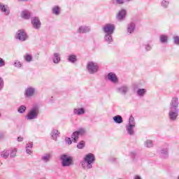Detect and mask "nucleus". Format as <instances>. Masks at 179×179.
Wrapping results in <instances>:
<instances>
[{"label": "nucleus", "instance_id": "obj_1", "mask_svg": "<svg viewBox=\"0 0 179 179\" xmlns=\"http://www.w3.org/2000/svg\"><path fill=\"white\" fill-rule=\"evenodd\" d=\"M95 162L96 156H94V154L88 153L85 156L83 160L80 162V165L84 170H90L93 169V163Z\"/></svg>", "mask_w": 179, "mask_h": 179}, {"label": "nucleus", "instance_id": "obj_2", "mask_svg": "<svg viewBox=\"0 0 179 179\" xmlns=\"http://www.w3.org/2000/svg\"><path fill=\"white\" fill-rule=\"evenodd\" d=\"M60 161L62 167H71V166H73V157L67 153L60 155Z\"/></svg>", "mask_w": 179, "mask_h": 179}, {"label": "nucleus", "instance_id": "obj_3", "mask_svg": "<svg viewBox=\"0 0 179 179\" xmlns=\"http://www.w3.org/2000/svg\"><path fill=\"white\" fill-rule=\"evenodd\" d=\"M38 114H40V109L38 106H35L28 112L25 118L27 121H33V120H37L38 118Z\"/></svg>", "mask_w": 179, "mask_h": 179}, {"label": "nucleus", "instance_id": "obj_4", "mask_svg": "<svg viewBox=\"0 0 179 179\" xmlns=\"http://www.w3.org/2000/svg\"><path fill=\"white\" fill-rule=\"evenodd\" d=\"M136 123L135 122V118L133 116H130L129 119V123L126 126V129L127 131V134L132 136L135 135V125Z\"/></svg>", "mask_w": 179, "mask_h": 179}, {"label": "nucleus", "instance_id": "obj_5", "mask_svg": "<svg viewBox=\"0 0 179 179\" xmlns=\"http://www.w3.org/2000/svg\"><path fill=\"white\" fill-rule=\"evenodd\" d=\"M99 64L94 62H88L87 64V71L90 75H94L99 72Z\"/></svg>", "mask_w": 179, "mask_h": 179}, {"label": "nucleus", "instance_id": "obj_6", "mask_svg": "<svg viewBox=\"0 0 179 179\" xmlns=\"http://www.w3.org/2000/svg\"><path fill=\"white\" fill-rule=\"evenodd\" d=\"M85 134H86V129L83 127L78 129L77 131H74L71 134L72 141L74 143H78V141H79V136H83V135H85Z\"/></svg>", "mask_w": 179, "mask_h": 179}, {"label": "nucleus", "instance_id": "obj_7", "mask_svg": "<svg viewBox=\"0 0 179 179\" xmlns=\"http://www.w3.org/2000/svg\"><path fill=\"white\" fill-rule=\"evenodd\" d=\"M115 92L117 94H120V96H127L129 93V85H123L119 86L116 87Z\"/></svg>", "mask_w": 179, "mask_h": 179}, {"label": "nucleus", "instance_id": "obj_8", "mask_svg": "<svg viewBox=\"0 0 179 179\" xmlns=\"http://www.w3.org/2000/svg\"><path fill=\"white\" fill-rule=\"evenodd\" d=\"M102 30L105 34H114L115 25L114 24H106L103 27Z\"/></svg>", "mask_w": 179, "mask_h": 179}, {"label": "nucleus", "instance_id": "obj_9", "mask_svg": "<svg viewBox=\"0 0 179 179\" xmlns=\"http://www.w3.org/2000/svg\"><path fill=\"white\" fill-rule=\"evenodd\" d=\"M15 38L20 41H26L29 38V36L23 29L18 30L15 34Z\"/></svg>", "mask_w": 179, "mask_h": 179}, {"label": "nucleus", "instance_id": "obj_10", "mask_svg": "<svg viewBox=\"0 0 179 179\" xmlns=\"http://www.w3.org/2000/svg\"><path fill=\"white\" fill-rule=\"evenodd\" d=\"M24 94L27 99L34 97V96H36V87L32 86L27 87L25 89Z\"/></svg>", "mask_w": 179, "mask_h": 179}, {"label": "nucleus", "instance_id": "obj_11", "mask_svg": "<svg viewBox=\"0 0 179 179\" xmlns=\"http://www.w3.org/2000/svg\"><path fill=\"white\" fill-rule=\"evenodd\" d=\"M179 109H170L168 116L170 121H177L178 117Z\"/></svg>", "mask_w": 179, "mask_h": 179}, {"label": "nucleus", "instance_id": "obj_12", "mask_svg": "<svg viewBox=\"0 0 179 179\" xmlns=\"http://www.w3.org/2000/svg\"><path fill=\"white\" fill-rule=\"evenodd\" d=\"M31 23L34 29H36V30H38V29L41 27V22L40 21V18H38V17H32Z\"/></svg>", "mask_w": 179, "mask_h": 179}, {"label": "nucleus", "instance_id": "obj_13", "mask_svg": "<svg viewBox=\"0 0 179 179\" xmlns=\"http://www.w3.org/2000/svg\"><path fill=\"white\" fill-rule=\"evenodd\" d=\"M179 100L178 97L173 96L171 101L169 108L172 110H179Z\"/></svg>", "mask_w": 179, "mask_h": 179}, {"label": "nucleus", "instance_id": "obj_14", "mask_svg": "<svg viewBox=\"0 0 179 179\" xmlns=\"http://www.w3.org/2000/svg\"><path fill=\"white\" fill-rule=\"evenodd\" d=\"M0 10L1 13H3L5 16H9L10 13V10L9 9V6L0 3Z\"/></svg>", "mask_w": 179, "mask_h": 179}, {"label": "nucleus", "instance_id": "obj_15", "mask_svg": "<svg viewBox=\"0 0 179 179\" xmlns=\"http://www.w3.org/2000/svg\"><path fill=\"white\" fill-rule=\"evenodd\" d=\"M126 15H127V10L122 9L118 11L116 15V18L117 20H120L121 22L122 20H124Z\"/></svg>", "mask_w": 179, "mask_h": 179}, {"label": "nucleus", "instance_id": "obj_16", "mask_svg": "<svg viewBox=\"0 0 179 179\" xmlns=\"http://www.w3.org/2000/svg\"><path fill=\"white\" fill-rule=\"evenodd\" d=\"M162 159H169V147H163L160 150Z\"/></svg>", "mask_w": 179, "mask_h": 179}, {"label": "nucleus", "instance_id": "obj_17", "mask_svg": "<svg viewBox=\"0 0 179 179\" xmlns=\"http://www.w3.org/2000/svg\"><path fill=\"white\" fill-rule=\"evenodd\" d=\"M108 80H110V82H112V83H115L117 84L118 83L119 80H118V77L117 76V75L114 73H109L108 74Z\"/></svg>", "mask_w": 179, "mask_h": 179}, {"label": "nucleus", "instance_id": "obj_18", "mask_svg": "<svg viewBox=\"0 0 179 179\" xmlns=\"http://www.w3.org/2000/svg\"><path fill=\"white\" fill-rule=\"evenodd\" d=\"M77 31L78 33H80L82 34H85V33H89V31H90V27L82 25L79 27Z\"/></svg>", "mask_w": 179, "mask_h": 179}, {"label": "nucleus", "instance_id": "obj_19", "mask_svg": "<svg viewBox=\"0 0 179 179\" xmlns=\"http://www.w3.org/2000/svg\"><path fill=\"white\" fill-rule=\"evenodd\" d=\"M20 16L22 19H25V20H29V19L31 17V13H30V11L24 10L21 12Z\"/></svg>", "mask_w": 179, "mask_h": 179}, {"label": "nucleus", "instance_id": "obj_20", "mask_svg": "<svg viewBox=\"0 0 179 179\" xmlns=\"http://www.w3.org/2000/svg\"><path fill=\"white\" fill-rule=\"evenodd\" d=\"M52 62L56 64H58L59 62H61V55L59 53L55 52L53 54Z\"/></svg>", "mask_w": 179, "mask_h": 179}, {"label": "nucleus", "instance_id": "obj_21", "mask_svg": "<svg viewBox=\"0 0 179 179\" xmlns=\"http://www.w3.org/2000/svg\"><path fill=\"white\" fill-rule=\"evenodd\" d=\"M104 41L107 44H111L114 40L113 39V34H105Z\"/></svg>", "mask_w": 179, "mask_h": 179}, {"label": "nucleus", "instance_id": "obj_22", "mask_svg": "<svg viewBox=\"0 0 179 179\" xmlns=\"http://www.w3.org/2000/svg\"><path fill=\"white\" fill-rule=\"evenodd\" d=\"M9 156L11 159H15L17 156V148H10L9 150Z\"/></svg>", "mask_w": 179, "mask_h": 179}, {"label": "nucleus", "instance_id": "obj_23", "mask_svg": "<svg viewBox=\"0 0 179 179\" xmlns=\"http://www.w3.org/2000/svg\"><path fill=\"white\" fill-rule=\"evenodd\" d=\"M41 160H42V162H43V163H48V162H50V160H51V154L46 153V154L43 155L41 157Z\"/></svg>", "mask_w": 179, "mask_h": 179}, {"label": "nucleus", "instance_id": "obj_24", "mask_svg": "<svg viewBox=\"0 0 179 179\" xmlns=\"http://www.w3.org/2000/svg\"><path fill=\"white\" fill-rule=\"evenodd\" d=\"M160 6L163 8V9H167L169 6H170V1L169 0H161Z\"/></svg>", "mask_w": 179, "mask_h": 179}, {"label": "nucleus", "instance_id": "obj_25", "mask_svg": "<svg viewBox=\"0 0 179 179\" xmlns=\"http://www.w3.org/2000/svg\"><path fill=\"white\" fill-rule=\"evenodd\" d=\"M85 113V108H74L73 109V114L74 115H83Z\"/></svg>", "mask_w": 179, "mask_h": 179}, {"label": "nucleus", "instance_id": "obj_26", "mask_svg": "<svg viewBox=\"0 0 179 179\" xmlns=\"http://www.w3.org/2000/svg\"><path fill=\"white\" fill-rule=\"evenodd\" d=\"M50 135L54 141H57V139H58V136H59V131H58L55 129H53L51 131Z\"/></svg>", "mask_w": 179, "mask_h": 179}, {"label": "nucleus", "instance_id": "obj_27", "mask_svg": "<svg viewBox=\"0 0 179 179\" xmlns=\"http://www.w3.org/2000/svg\"><path fill=\"white\" fill-rule=\"evenodd\" d=\"M135 28H136L135 23L131 22L127 26V32L129 33L130 34L134 33V31H135Z\"/></svg>", "mask_w": 179, "mask_h": 179}, {"label": "nucleus", "instance_id": "obj_28", "mask_svg": "<svg viewBox=\"0 0 179 179\" xmlns=\"http://www.w3.org/2000/svg\"><path fill=\"white\" fill-rule=\"evenodd\" d=\"M113 120L115 124H122L124 122V120H122V116L117 115L113 117Z\"/></svg>", "mask_w": 179, "mask_h": 179}, {"label": "nucleus", "instance_id": "obj_29", "mask_svg": "<svg viewBox=\"0 0 179 179\" xmlns=\"http://www.w3.org/2000/svg\"><path fill=\"white\" fill-rule=\"evenodd\" d=\"M132 0H113V5H124L125 2H131Z\"/></svg>", "mask_w": 179, "mask_h": 179}, {"label": "nucleus", "instance_id": "obj_30", "mask_svg": "<svg viewBox=\"0 0 179 179\" xmlns=\"http://www.w3.org/2000/svg\"><path fill=\"white\" fill-rule=\"evenodd\" d=\"M67 60L69 61V62H71V64H75V62L78 61V57L75 55H70L68 57Z\"/></svg>", "mask_w": 179, "mask_h": 179}, {"label": "nucleus", "instance_id": "obj_31", "mask_svg": "<svg viewBox=\"0 0 179 179\" xmlns=\"http://www.w3.org/2000/svg\"><path fill=\"white\" fill-rule=\"evenodd\" d=\"M137 95L139 96V97H143L145 94H146V89L144 88H139L136 91Z\"/></svg>", "mask_w": 179, "mask_h": 179}, {"label": "nucleus", "instance_id": "obj_32", "mask_svg": "<svg viewBox=\"0 0 179 179\" xmlns=\"http://www.w3.org/2000/svg\"><path fill=\"white\" fill-rule=\"evenodd\" d=\"M0 156L1 157H2V159H8V157H9V150H4L1 151L0 153Z\"/></svg>", "mask_w": 179, "mask_h": 179}, {"label": "nucleus", "instance_id": "obj_33", "mask_svg": "<svg viewBox=\"0 0 179 179\" xmlns=\"http://www.w3.org/2000/svg\"><path fill=\"white\" fill-rule=\"evenodd\" d=\"M159 41L162 44H166L169 41V36L167 35H161L159 36Z\"/></svg>", "mask_w": 179, "mask_h": 179}, {"label": "nucleus", "instance_id": "obj_34", "mask_svg": "<svg viewBox=\"0 0 179 179\" xmlns=\"http://www.w3.org/2000/svg\"><path fill=\"white\" fill-rule=\"evenodd\" d=\"M52 13L53 15H55L56 16H58L59 13H61V8L59 6H56L52 8Z\"/></svg>", "mask_w": 179, "mask_h": 179}, {"label": "nucleus", "instance_id": "obj_35", "mask_svg": "<svg viewBox=\"0 0 179 179\" xmlns=\"http://www.w3.org/2000/svg\"><path fill=\"white\" fill-rule=\"evenodd\" d=\"M145 148H153V141L152 140H147L144 143Z\"/></svg>", "mask_w": 179, "mask_h": 179}, {"label": "nucleus", "instance_id": "obj_36", "mask_svg": "<svg viewBox=\"0 0 179 179\" xmlns=\"http://www.w3.org/2000/svg\"><path fill=\"white\" fill-rule=\"evenodd\" d=\"M24 59L27 62H31L33 61V57H31V55L27 54L24 56Z\"/></svg>", "mask_w": 179, "mask_h": 179}, {"label": "nucleus", "instance_id": "obj_37", "mask_svg": "<svg viewBox=\"0 0 179 179\" xmlns=\"http://www.w3.org/2000/svg\"><path fill=\"white\" fill-rule=\"evenodd\" d=\"M26 110H27V108L25 106H21L17 108V111L20 113V114L24 113Z\"/></svg>", "mask_w": 179, "mask_h": 179}, {"label": "nucleus", "instance_id": "obj_38", "mask_svg": "<svg viewBox=\"0 0 179 179\" xmlns=\"http://www.w3.org/2000/svg\"><path fill=\"white\" fill-rule=\"evenodd\" d=\"M85 143L83 141H81L79 144L77 145L78 149H83L85 148Z\"/></svg>", "mask_w": 179, "mask_h": 179}, {"label": "nucleus", "instance_id": "obj_39", "mask_svg": "<svg viewBox=\"0 0 179 179\" xmlns=\"http://www.w3.org/2000/svg\"><path fill=\"white\" fill-rule=\"evenodd\" d=\"M22 65V62H20L19 60H15L14 62V66H15V68H20Z\"/></svg>", "mask_w": 179, "mask_h": 179}, {"label": "nucleus", "instance_id": "obj_40", "mask_svg": "<svg viewBox=\"0 0 179 179\" xmlns=\"http://www.w3.org/2000/svg\"><path fill=\"white\" fill-rule=\"evenodd\" d=\"M173 43L176 45H179V36H173Z\"/></svg>", "mask_w": 179, "mask_h": 179}, {"label": "nucleus", "instance_id": "obj_41", "mask_svg": "<svg viewBox=\"0 0 179 179\" xmlns=\"http://www.w3.org/2000/svg\"><path fill=\"white\" fill-rule=\"evenodd\" d=\"M5 60L2 57H0V68L5 66Z\"/></svg>", "mask_w": 179, "mask_h": 179}, {"label": "nucleus", "instance_id": "obj_42", "mask_svg": "<svg viewBox=\"0 0 179 179\" xmlns=\"http://www.w3.org/2000/svg\"><path fill=\"white\" fill-rule=\"evenodd\" d=\"M66 141V143H67V145H72V139H71V138H65Z\"/></svg>", "mask_w": 179, "mask_h": 179}, {"label": "nucleus", "instance_id": "obj_43", "mask_svg": "<svg viewBox=\"0 0 179 179\" xmlns=\"http://www.w3.org/2000/svg\"><path fill=\"white\" fill-rule=\"evenodd\" d=\"M145 49L146 51H150L152 50V46L150 44L145 45Z\"/></svg>", "mask_w": 179, "mask_h": 179}, {"label": "nucleus", "instance_id": "obj_44", "mask_svg": "<svg viewBox=\"0 0 179 179\" xmlns=\"http://www.w3.org/2000/svg\"><path fill=\"white\" fill-rule=\"evenodd\" d=\"M3 89V79L0 77V90H2Z\"/></svg>", "mask_w": 179, "mask_h": 179}, {"label": "nucleus", "instance_id": "obj_45", "mask_svg": "<svg viewBox=\"0 0 179 179\" xmlns=\"http://www.w3.org/2000/svg\"><path fill=\"white\" fill-rule=\"evenodd\" d=\"M33 148V143H28L26 145V149H31Z\"/></svg>", "mask_w": 179, "mask_h": 179}, {"label": "nucleus", "instance_id": "obj_46", "mask_svg": "<svg viewBox=\"0 0 179 179\" xmlns=\"http://www.w3.org/2000/svg\"><path fill=\"white\" fill-rule=\"evenodd\" d=\"M26 153L27 155H31L33 153V151L30 150V148H26Z\"/></svg>", "mask_w": 179, "mask_h": 179}, {"label": "nucleus", "instance_id": "obj_47", "mask_svg": "<svg viewBox=\"0 0 179 179\" xmlns=\"http://www.w3.org/2000/svg\"><path fill=\"white\" fill-rule=\"evenodd\" d=\"M17 141L18 142H23V137H22V136L17 137Z\"/></svg>", "mask_w": 179, "mask_h": 179}, {"label": "nucleus", "instance_id": "obj_48", "mask_svg": "<svg viewBox=\"0 0 179 179\" xmlns=\"http://www.w3.org/2000/svg\"><path fill=\"white\" fill-rule=\"evenodd\" d=\"M3 136H5V134L3 133L0 132V141L3 138Z\"/></svg>", "mask_w": 179, "mask_h": 179}, {"label": "nucleus", "instance_id": "obj_49", "mask_svg": "<svg viewBox=\"0 0 179 179\" xmlns=\"http://www.w3.org/2000/svg\"><path fill=\"white\" fill-rule=\"evenodd\" d=\"M134 179H142V178H140V176H136L134 177Z\"/></svg>", "mask_w": 179, "mask_h": 179}, {"label": "nucleus", "instance_id": "obj_50", "mask_svg": "<svg viewBox=\"0 0 179 179\" xmlns=\"http://www.w3.org/2000/svg\"><path fill=\"white\" fill-rule=\"evenodd\" d=\"M18 1H20L21 2H26V1H27V0H18Z\"/></svg>", "mask_w": 179, "mask_h": 179}, {"label": "nucleus", "instance_id": "obj_51", "mask_svg": "<svg viewBox=\"0 0 179 179\" xmlns=\"http://www.w3.org/2000/svg\"><path fill=\"white\" fill-rule=\"evenodd\" d=\"M134 90H136V85H134Z\"/></svg>", "mask_w": 179, "mask_h": 179}, {"label": "nucleus", "instance_id": "obj_52", "mask_svg": "<svg viewBox=\"0 0 179 179\" xmlns=\"http://www.w3.org/2000/svg\"><path fill=\"white\" fill-rule=\"evenodd\" d=\"M133 156H135L136 155V152H132Z\"/></svg>", "mask_w": 179, "mask_h": 179}, {"label": "nucleus", "instance_id": "obj_53", "mask_svg": "<svg viewBox=\"0 0 179 179\" xmlns=\"http://www.w3.org/2000/svg\"><path fill=\"white\" fill-rule=\"evenodd\" d=\"M0 117H1V113H0Z\"/></svg>", "mask_w": 179, "mask_h": 179}, {"label": "nucleus", "instance_id": "obj_54", "mask_svg": "<svg viewBox=\"0 0 179 179\" xmlns=\"http://www.w3.org/2000/svg\"><path fill=\"white\" fill-rule=\"evenodd\" d=\"M178 179H179V176H178Z\"/></svg>", "mask_w": 179, "mask_h": 179}]
</instances>
